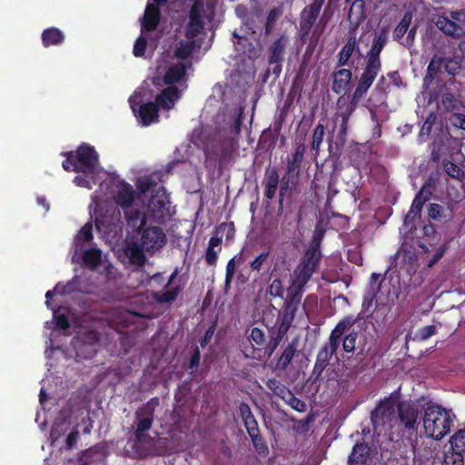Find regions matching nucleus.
Listing matches in <instances>:
<instances>
[{
	"instance_id": "1",
	"label": "nucleus",
	"mask_w": 465,
	"mask_h": 465,
	"mask_svg": "<svg viewBox=\"0 0 465 465\" xmlns=\"http://www.w3.org/2000/svg\"><path fill=\"white\" fill-rule=\"evenodd\" d=\"M291 293L292 297L284 302L282 312L272 304L262 312V322L268 329L269 341H266L264 331L258 327L252 328L248 336L252 342L262 347L268 357L273 354L290 330L303 292Z\"/></svg>"
},
{
	"instance_id": "2",
	"label": "nucleus",
	"mask_w": 465,
	"mask_h": 465,
	"mask_svg": "<svg viewBox=\"0 0 465 465\" xmlns=\"http://www.w3.org/2000/svg\"><path fill=\"white\" fill-rule=\"evenodd\" d=\"M390 311L388 295H385V292H367L362 302V311L358 316L355 319L349 317L340 321L331 331L330 336L341 340L347 329L353 326L356 322L370 316H374L375 318L381 316L384 319Z\"/></svg>"
},
{
	"instance_id": "3",
	"label": "nucleus",
	"mask_w": 465,
	"mask_h": 465,
	"mask_svg": "<svg viewBox=\"0 0 465 465\" xmlns=\"http://www.w3.org/2000/svg\"><path fill=\"white\" fill-rule=\"evenodd\" d=\"M453 418L451 410H447L439 404L428 403L422 417L426 435L437 440H441L450 432Z\"/></svg>"
},
{
	"instance_id": "4",
	"label": "nucleus",
	"mask_w": 465,
	"mask_h": 465,
	"mask_svg": "<svg viewBox=\"0 0 465 465\" xmlns=\"http://www.w3.org/2000/svg\"><path fill=\"white\" fill-rule=\"evenodd\" d=\"M65 157L62 166L66 172L94 174L99 162V155L94 147L83 143L75 151L63 152Z\"/></svg>"
},
{
	"instance_id": "5",
	"label": "nucleus",
	"mask_w": 465,
	"mask_h": 465,
	"mask_svg": "<svg viewBox=\"0 0 465 465\" xmlns=\"http://www.w3.org/2000/svg\"><path fill=\"white\" fill-rule=\"evenodd\" d=\"M305 152V144L300 143L296 145L294 153L287 157L285 173L280 184L279 204L281 208L282 207L283 199L288 190L291 187H295L299 183Z\"/></svg>"
},
{
	"instance_id": "6",
	"label": "nucleus",
	"mask_w": 465,
	"mask_h": 465,
	"mask_svg": "<svg viewBox=\"0 0 465 465\" xmlns=\"http://www.w3.org/2000/svg\"><path fill=\"white\" fill-rule=\"evenodd\" d=\"M158 405L159 399L153 397L135 411V417L138 420L137 427L134 431L135 442L143 443L149 439L146 432L152 428L154 411Z\"/></svg>"
},
{
	"instance_id": "7",
	"label": "nucleus",
	"mask_w": 465,
	"mask_h": 465,
	"mask_svg": "<svg viewBox=\"0 0 465 465\" xmlns=\"http://www.w3.org/2000/svg\"><path fill=\"white\" fill-rule=\"evenodd\" d=\"M397 401L392 395L381 399L376 407L371 412V422L373 430L377 431L391 422L397 411Z\"/></svg>"
},
{
	"instance_id": "8",
	"label": "nucleus",
	"mask_w": 465,
	"mask_h": 465,
	"mask_svg": "<svg viewBox=\"0 0 465 465\" xmlns=\"http://www.w3.org/2000/svg\"><path fill=\"white\" fill-rule=\"evenodd\" d=\"M371 84L362 83V79H359L356 88L351 98L341 95L337 100V114L340 118L350 119L353 112L356 110L359 101L367 94Z\"/></svg>"
},
{
	"instance_id": "9",
	"label": "nucleus",
	"mask_w": 465,
	"mask_h": 465,
	"mask_svg": "<svg viewBox=\"0 0 465 465\" xmlns=\"http://www.w3.org/2000/svg\"><path fill=\"white\" fill-rule=\"evenodd\" d=\"M384 45L372 41L371 46L366 54V64L360 78L362 83L373 84L381 70V54Z\"/></svg>"
},
{
	"instance_id": "10",
	"label": "nucleus",
	"mask_w": 465,
	"mask_h": 465,
	"mask_svg": "<svg viewBox=\"0 0 465 465\" xmlns=\"http://www.w3.org/2000/svg\"><path fill=\"white\" fill-rule=\"evenodd\" d=\"M320 262L317 259H308L303 255L298 266L291 274V285L287 291H302Z\"/></svg>"
},
{
	"instance_id": "11",
	"label": "nucleus",
	"mask_w": 465,
	"mask_h": 465,
	"mask_svg": "<svg viewBox=\"0 0 465 465\" xmlns=\"http://www.w3.org/2000/svg\"><path fill=\"white\" fill-rule=\"evenodd\" d=\"M129 104L137 122L142 126H149L159 122V107L155 102L138 103L134 97L129 98Z\"/></svg>"
},
{
	"instance_id": "12",
	"label": "nucleus",
	"mask_w": 465,
	"mask_h": 465,
	"mask_svg": "<svg viewBox=\"0 0 465 465\" xmlns=\"http://www.w3.org/2000/svg\"><path fill=\"white\" fill-rule=\"evenodd\" d=\"M140 242L149 253H154L162 249L167 242L163 230L159 226L145 227L139 233Z\"/></svg>"
},
{
	"instance_id": "13",
	"label": "nucleus",
	"mask_w": 465,
	"mask_h": 465,
	"mask_svg": "<svg viewBox=\"0 0 465 465\" xmlns=\"http://www.w3.org/2000/svg\"><path fill=\"white\" fill-rule=\"evenodd\" d=\"M397 412L400 423L408 430H416L418 418L420 413L419 406L412 401H400L397 403Z\"/></svg>"
},
{
	"instance_id": "14",
	"label": "nucleus",
	"mask_w": 465,
	"mask_h": 465,
	"mask_svg": "<svg viewBox=\"0 0 465 465\" xmlns=\"http://www.w3.org/2000/svg\"><path fill=\"white\" fill-rule=\"evenodd\" d=\"M371 291H401L400 275L386 271L384 274L373 272L370 279Z\"/></svg>"
},
{
	"instance_id": "15",
	"label": "nucleus",
	"mask_w": 465,
	"mask_h": 465,
	"mask_svg": "<svg viewBox=\"0 0 465 465\" xmlns=\"http://www.w3.org/2000/svg\"><path fill=\"white\" fill-rule=\"evenodd\" d=\"M325 0H313L301 12L300 32L302 37L308 36L315 24Z\"/></svg>"
},
{
	"instance_id": "16",
	"label": "nucleus",
	"mask_w": 465,
	"mask_h": 465,
	"mask_svg": "<svg viewBox=\"0 0 465 465\" xmlns=\"http://www.w3.org/2000/svg\"><path fill=\"white\" fill-rule=\"evenodd\" d=\"M112 315L114 317V322L119 331H121V328L124 329L135 324L137 318L153 319L155 317L152 312H137L122 307L112 308Z\"/></svg>"
},
{
	"instance_id": "17",
	"label": "nucleus",
	"mask_w": 465,
	"mask_h": 465,
	"mask_svg": "<svg viewBox=\"0 0 465 465\" xmlns=\"http://www.w3.org/2000/svg\"><path fill=\"white\" fill-rule=\"evenodd\" d=\"M360 45L356 34L353 30H350L346 43L337 54V67L349 65L352 55L355 53L360 54Z\"/></svg>"
},
{
	"instance_id": "18",
	"label": "nucleus",
	"mask_w": 465,
	"mask_h": 465,
	"mask_svg": "<svg viewBox=\"0 0 465 465\" xmlns=\"http://www.w3.org/2000/svg\"><path fill=\"white\" fill-rule=\"evenodd\" d=\"M167 198L165 190L163 186L159 187L158 191L153 194L148 203V211L154 219L164 218L168 213Z\"/></svg>"
},
{
	"instance_id": "19",
	"label": "nucleus",
	"mask_w": 465,
	"mask_h": 465,
	"mask_svg": "<svg viewBox=\"0 0 465 465\" xmlns=\"http://www.w3.org/2000/svg\"><path fill=\"white\" fill-rule=\"evenodd\" d=\"M430 200V196L424 195V188H421L415 195L408 213L404 217V226L411 230L414 227L416 218H420L424 203Z\"/></svg>"
},
{
	"instance_id": "20",
	"label": "nucleus",
	"mask_w": 465,
	"mask_h": 465,
	"mask_svg": "<svg viewBox=\"0 0 465 465\" xmlns=\"http://www.w3.org/2000/svg\"><path fill=\"white\" fill-rule=\"evenodd\" d=\"M236 143L232 138L223 139L218 145L214 153L218 157L219 169L227 167L233 161Z\"/></svg>"
},
{
	"instance_id": "21",
	"label": "nucleus",
	"mask_w": 465,
	"mask_h": 465,
	"mask_svg": "<svg viewBox=\"0 0 465 465\" xmlns=\"http://www.w3.org/2000/svg\"><path fill=\"white\" fill-rule=\"evenodd\" d=\"M351 78L352 72L351 69L339 67L338 70L332 73L331 90L337 94L344 95L350 87Z\"/></svg>"
},
{
	"instance_id": "22",
	"label": "nucleus",
	"mask_w": 465,
	"mask_h": 465,
	"mask_svg": "<svg viewBox=\"0 0 465 465\" xmlns=\"http://www.w3.org/2000/svg\"><path fill=\"white\" fill-rule=\"evenodd\" d=\"M105 457L104 448L100 445H94L82 451L80 463L81 465H104Z\"/></svg>"
},
{
	"instance_id": "23",
	"label": "nucleus",
	"mask_w": 465,
	"mask_h": 465,
	"mask_svg": "<svg viewBox=\"0 0 465 465\" xmlns=\"http://www.w3.org/2000/svg\"><path fill=\"white\" fill-rule=\"evenodd\" d=\"M180 98V90L175 85H170L165 89L162 90L159 94L155 97V103L158 104V107H162L164 110H170L173 108L176 101Z\"/></svg>"
},
{
	"instance_id": "24",
	"label": "nucleus",
	"mask_w": 465,
	"mask_h": 465,
	"mask_svg": "<svg viewBox=\"0 0 465 465\" xmlns=\"http://www.w3.org/2000/svg\"><path fill=\"white\" fill-rule=\"evenodd\" d=\"M345 142V139L340 138L338 136H335V140H329L328 142V161L331 162L332 173H336L341 164V156Z\"/></svg>"
},
{
	"instance_id": "25",
	"label": "nucleus",
	"mask_w": 465,
	"mask_h": 465,
	"mask_svg": "<svg viewBox=\"0 0 465 465\" xmlns=\"http://www.w3.org/2000/svg\"><path fill=\"white\" fill-rule=\"evenodd\" d=\"M161 5H156L153 3H148L144 15H143V20L142 23V27L147 31V32H153L156 29L157 25L160 23L161 19V12L160 7Z\"/></svg>"
},
{
	"instance_id": "26",
	"label": "nucleus",
	"mask_w": 465,
	"mask_h": 465,
	"mask_svg": "<svg viewBox=\"0 0 465 465\" xmlns=\"http://www.w3.org/2000/svg\"><path fill=\"white\" fill-rule=\"evenodd\" d=\"M371 458V448L366 442L356 443L348 458L350 465H367Z\"/></svg>"
},
{
	"instance_id": "27",
	"label": "nucleus",
	"mask_w": 465,
	"mask_h": 465,
	"mask_svg": "<svg viewBox=\"0 0 465 465\" xmlns=\"http://www.w3.org/2000/svg\"><path fill=\"white\" fill-rule=\"evenodd\" d=\"M134 197L135 192L132 185L122 182L114 196V201L121 208L126 209L132 206Z\"/></svg>"
},
{
	"instance_id": "28",
	"label": "nucleus",
	"mask_w": 465,
	"mask_h": 465,
	"mask_svg": "<svg viewBox=\"0 0 465 465\" xmlns=\"http://www.w3.org/2000/svg\"><path fill=\"white\" fill-rule=\"evenodd\" d=\"M239 415L243 421V425L247 430L248 435L254 434L260 431L258 422L252 412L248 403L241 402L239 407Z\"/></svg>"
},
{
	"instance_id": "29",
	"label": "nucleus",
	"mask_w": 465,
	"mask_h": 465,
	"mask_svg": "<svg viewBox=\"0 0 465 465\" xmlns=\"http://www.w3.org/2000/svg\"><path fill=\"white\" fill-rule=\"evenodd\" d=\"M93 239V223L92 222H88L78 231L74 238V253L73 260L78 255V252H82L83 244L89 243Z\"/></svg>"
},
{
	"instance_id": "30",
	"label": "nucleus",
	"mask_w": 465,
	"mask_h": 465,
	"mask_svg": "<svg viewBox=\"0 0 465 465\" xmlns=\"http://www.w3.org/2000/svg\"><path fill=\"white\" fill-rule=\"evenodd\" d=\"M263 184L264 197L267 200H272L275 197L279 185V173L276 168H268L266 170Z\"/></svg>"
},
{
	"instance_id": "31",
	"label": "nucleus",
	"mask_w": 465,
	"mask_h": 465,
	"mask_svg": "<svg viewBox=\"0 0 465 465\" xmlns=\"http://www.w3.org/2000/svg\"><path fill=\"white\" fill-rule=\"evenodd\" d=\"M287 43V37L285 35H281L272 44V45L269 47V64H274L275 62H283Z\"/></svg>"
},
{
	"instance_id": "32",
	"label": "nucleus",
	"mask_w": 465,
	"mask_h": 465,
	"mask_svg": "<svg viewBox=\"0 0 465 465\" xmlns=\"http://www.w3.org/2000/svg\"><path fill=\"white\" fill-rule=\"evenodd\" d=\"M144 252L146 251L141 242L139 243L133 241L127 242L125 253L131 263L143 265L146 260Z\"/></svg>"
},
{
	"instance_id": "33",
	"label": "nucleus",
	"mask_w": 465,
	"mask_h": 465,
	"mask_svg": "<svg viewBox=\"0 0 465 465\" xmlns=\"http://www.w3.org/2000/svg\"><path fill=\"white\" fill-rule=\"evenodd\" d=\"M81 254L83 264L90 269H96L102 262V251L99 248L92 247L87 250L82 248V252H78Z\"/></svg>"
},
{
	"instance_id": "34",
	"label": "nucleus",
	"mask_w": 465,
	"mask_h": 465,
	"mask_svg": "<svg viewBox=\"0 0 465 465\" xmlns=\"http://www.w3.org/2000/svg\"><path fill=\"white\" fill-rule=\"evenodd\" d=\"M64 33L57 27L45 28L41 35L42 44L45 47L51 45H60L64 42Z\"/></svg>"
},
{
	"instance_id": "35",
	"label": "nucleus",
	"mask_w": 465,
	"mask_h": 465,
	"mask_svg": "<svg viewBox=\"0 0 465 465\" xmlns=\"http://www.w3.org/2000/svg\"><path fill=\"white\" fill-rule=\"evenodd\" d=\"M204 22L202 15L189 13V21L185 27V37L188 40H194L203 30Z\"/></svg>"
},
{
	"instance_id": "36",
	"label": "nucleus",
	"mask_w": 465,
	"mask_h": 465,
	"mask_svg": "<svg viewBox=\"0 0 465 465\" xmlns=\"http://www.w3.org/2000/svg\"><path fill=\"white\" fill-rule=\"evenodd\" d=\"M186 76V66L183 63H177L171 65L163 75V82L166 84L173 85L183 80Z\"/></svg>"
},
{
	"instance_id": "37",
	"label": "nucleus",
	"mask_w": 465,
	"mask_h": 465,
	"mask_svg": "<svg viewBox=\"0 0 465 465\" xmlns=\"http://www.w3.org/2000/svg\"><path fill=\"white\" fill-rule=\"evenodd\" d=\"M324 231H315L311 242L309 244L308 249L305 251L304 254L308 259H314L319 262L322 261V252H321V244L323 239Z\"/></svg>"
},
{
	"instance_id": "38",
	"label": "nucleus",
	"mask_w": 465,
	"mask_h": 465,
	"mask_svg": "<svg viewBox=\"0 0 465 465\" xmlns=\"http://www.w3.org/2000/svg\"><path fill=\"white\" fill-rule=\"evenodd\" d=\"M65 292H45V303L47 307H49L51 310L54 311V318L55 322V328L58 330H67L70 327L69 320L67 316L64 313L57 314L55 305L52 304V300L54 297H55L57 294H64Z\"/></svg>"
},
{
	"instance_id": "39",
	"label": "nucleus",
	"mask_w": 465,
	"mask_h": 465,
	"mask_svg": "<svg viewBox=\"0 0 465 465\" xmlns=\"http://www.w3.org/2000/svg\"><path fill=\"white\" fill-rule=\"evenodd\" d=\"M223 237L218 235H212L209 240L208 247L205 252V262L209 266H214L217 262L218 252H221Z\"/></svg>"
},
{
	"instance_id": "40",
	"label": "nucleus",
	"mask_w": 465,
	"mask_h": 465,
	"mask_svg": "<svg viewBox=\"0 0 465 465\" xmlns=\"http://www.w3.org/2000/svg\"><path fill=\"white\" fill-rule=\"evenodd\" d=\"M444 68V53H436L432 55L426 71L424 80L432 82L438 74Z\"/></svg>"
},
{
	"instance_id": "41",
	"label": "nucleus",
	"mask_w": 465,
	"mask_h": 465,
	"mask_svg": "<svg viewBox=\"0 0 465 465\" xmlns=\"http://www.w3.org/2000/svg\"><path fill=\"white\" fill-rule=\"evenodd\" d=\"M124 217L127 225L132 229H136L138 234L145 228L146 217L138 210L126 212Z\"/></svg>"
},
{
	"instance_id": "42",
	"label": "nucleus",
	"mask_w": 465,
	"mask_h": 465,
	"mask_svg": "<svg viewBox=\"0 0 465 465\" xmlns=\"http://www.w3.org/2000/svg\"><path fill=\"white\" fill-rule=\"evenodd\" d=\"M298 341L293 340L283 349V351L280 355L277 361V366L281 370H285L292 362L295 352L297 351Z\"/></svg>"
},
{
	"instance_id": "43",
	"label": "nucleus",
	"mask_w": 465,
	"mask_h": 465,
	"mask_svg": "<svg viewBox=\"0 0 465 465\" xmlns=\"http://www.w3.org/2000/svg\"><path fill=\"white\" fill-rule=\"evenodd\" d=\"M411 21H412V14H411V12L407 11L404 13L401 21L394 28L392 37L399 44H401V42L404 38V35H406L407 31L409 30V27L411 26Z\"/></svg>"
},
{
	"instance_id": "44",
	"label": "nucleus",
	"mask_w": 465,
	"mask_h": 465,
	"mask_svg": "<svg viewBox=\"0 0 465 465\" xmlns=\"http://www.w3.org/2000/svg\"><path fill=\"white\" fill-rule=\"evenodd\" d=\"M463 63V57L460 54H453L452 56H446L444 54V70L451 76L460 74Z\"/></svg>"
},
{
	"instance_id": "45",
	"label": "nucleus",
	"mask_w": 465,
	"mask_h": 465,
	"mask_svg": "<svg viewBox=\"0 0 465 465\" xmlns=\"http://www.w3.org/2000/svg\"><path fill=\"white\" fill-rule=\"evenodd\" d=\"M450 444L453 453L463 458L465 454V429L456 431L450 437Z\"/></svg>"
},
{
	"instance_id": "46",
	"label": "nucleus",
	"mask_w": 465,
	"mask_h": 465,
	"mask_svg": "<svg viewBox=\"0 0 465 465\" xmlns=\"http://www.w3.org/2000/svg\"><path fill=\"white\" fill-rule=\"evenodd\" d=\"M435 24L436 26L446 35L451 36L460 35V31L461 28L458 25L457 23L446 16H439Z\"/></svg>"
},
{
	"instance_id": "47",
	"label": "nucleus",
	"mask_w": 465,
	"mask_h": 465,
	"mask_svg": "<svg viewBox=\"0 0 465 465\" xmlns=\"http://www.w3.org/2000/svg\"><path fill=\"white\" fill-rule=\"evenodd\" d=\"M350 20H354L356 25L362 22L365 18V2L363 0H354L348 14Z\"/></svg>"
},
{
	"instance_id": "48",
	"label": "nucleus",
	"mask_w": 465,
	"mask_h": 465,
	"mask_svg": "<svg viewBox=\"0 0 465 465\" xmlns=\"http://www.w3.org/2000/svg\"><path fill=\"white\" fill-rule=\"evenodd\" d=\"M266 386L269 390H271L274 395L281 398L283 401L290 396L292 392L289 388H287L284 384H282L279 380L275 378L268 379L266 381Z\"/></svg>"
},
{
	"instance_id": "49",
	"label": "nucleus",
	"mask_w": 465,
	"mask_h": 465,
	"mask_svg": "<svg viewBox=\"0 0 465 465\" xmlns=\"http://www.w3.org/2000/svg\"><path fill=\"white\" fill-rule=\"evenodd\" d=\"M186 282V279L183 275H179L178 268L176 267L171 275L168 277L164 288L162 291H182Z\"/></svg>"
},
{
	"instance_id": "50",
	"label": "nucleus",
	"mask_w": 465,
	"mask_h": 465,
	"mask_svg": "<svg viewBox=\"0 0 465 465\" xmlns=\"http://www.w3.org/2000/svg\"><path fill=\"white\" fill-rule=\"evenodd\" d=\"M255 451L261 457H267L270 453L269 447L261 434V431L249 435Z\"/></svg>"
},
{
	"instance_id": "51",
	"label": "nucleus",
	"mask_w": 465,
	"mask_h": 465,
	"mask_svg": "<svg viewBox=\"0 0 465 465\" xmlns=\"http://www.w3.org/2000/svg\"><path fill=\"white\" fill-rule=\"evenodd\" d=\"M193 48V40L181 41L174 50V56L178 59H186L192 54Z\"/></svg>"
},
{
	"instance_id": "52",
	"label": "nucleus",
	"mask_w": 465,
	"mask_h": 465,
	"mask_svg": "<svg viewBox=\"0 0 465 465\" xmlns=\"http://www.w3.org/2000/svg\"><path fill=\"white\" fill-rule=\"evenodd\" d=\"M444 172L451 178L461 181L465 177V171L462 170L457 163L450 161L443 162Z\"/></svg>"
},
{
	"instance_id": "53",
	"label": "nucleus",
	"mask_w": 465,
	"mask_h": 465,
	"mask_svg": "<svg viewBox=\"0 0 465 465\" xmlns=\"http://www.w3.org/2000/svg\"><path fill=\"white\" fill-rule=\"evenodd\" d=\"M324 130H325L324 125L321 123H319L313 130L311 147H312V150L314 151L316 153H319L320 146L323 141V137H324V134H325Z\"/></svg>"
},
{
	"instance_id": "54",
	"label": "nucleus",
	"mask_w": 465,
	"mask_h": 465,
	"mask_svg": "<svg viewBox=\"0 0 465 465\" xmlns=\"http://www.w3.org/2000/svg\"><path fill=\"white\" fill-rule=\"evenodd\" d=\"M282 10L279 7H273L270 10L265 24V35H270L274 28L277 19L282 15Z\"/></svg>"
},
{
	"instance_id": "55",
	"label": "nucleus",
	"mask_w": 465,
	"mask_h": 465,
	"mask_svg": "<svg viewBox=\"0 0 465 465\" xmlns=\"http://www.w3.org/2000/svg\"><path fill=\"white\" fill-rule=\"evenodd\" d=\"M162 173L160 172H154L149 176L145 177L140 184V189L143 193H146L152 190L157 185V181H161Z\"/></svg>"
},
{
	"instance_id": "56",
	"label": "nucleus",
	"mask_w": 465,
	"mask_h": 465,
	"mask_svg": "<svg viewBox=\"0 0 465 465\" xmlns=\"http://www.w3.org/2000/svg\"><path fill=\"white\" fill-rule=\"evenodd\" d=\"M284 402L298 412H305L307 410L305 401L298 399L292 392Z\"/></svg>"
},
{
	"instance_id": "57",
	"label": "nucleus",
	"mask_w": 465,
	"mask_h": 465,
	"mask_svg": "<svg viewBox=\"0 0 465 465\" xmlns=\"http://www.w3.org/2000/svg\"><path fill=\"white\" fill-rule=\"evenodd\" d=\"M226 232V239L227 240L232 238L234 235V232H235L234 223L232 222L222 223L215 228L213 234L220 236L219 234L222 232Z\"/></svg>"
},
{
	"instance_id": "58",
	"label": "nucleus",
	"mask_w": 465,
	"mask_h": 465,
	"mask_svg": "<svg viewBox=\"0 0 465 465\" xmlns=\"http://www.w3.org/2000/svg\"><path fill=\"white\" fill-rule=\"evenodd\" d=\"M436 333V327L434 325H427L417 331L413 340L426 341Z\"/></svg>"
},
{
	"instance_id": "59",
	"label": "nucleus",
	"mask_w": 465,
	"mask_h": 465,
	"mask_svg": "<svg viewBox=\"0 0 465 465\" xmlns=\"http://www.w3.org/2000/svg\"><path fill=\"white\" fill-rule=\"evenodd\" d=\"M147 47V40L143 36H139L134 45L133 54L135 57H142L144 55Z\"/></svg>"
},
{
	"instance_id": "60",
	"label": "nucleus",
	"mask_w": 465,
	"mask_h": 465,
	"mask_svg": "<svg viewBox=\"0 0 465 465\" xmlns=\"http://www.w3.org/2000/svg\"><path fill=\"white\" fill-rule=\"evenodd\" d=\"M356 339H357V333L356 332H351L343 338L342 341V348L343 351L346 352H352L355 350L356 346Z\"/></svg>"
},
{
	"instance_id": "61",
	"label": "nucleus",
	"mask_w": 465,
	"mask_h": 465,
	"mask_svg": "<svg viewBox=\"0 0 465 465\" xmlns=\"http://www.w3.org/2000/svg\"><path fill=\"white\" fill-rule=\"evenodd\" d=\"M416 33H417V25L410 26L409 30L406 33L407 36L402 39V41L401 42V45L408 49H411L414 45Z\"/></svg>"
},
{
	"instance_id": "62",
	"label": "nucleus",
	"mask_w": 465,
	"mask_h": 465,
	"mask_svg": "<svg viewBox=\"0 0 465 465\" xmlns=\"http://www.w3.org/2000/svg\"><path fill=\"white\" fill-rule=\"evenodd\" d=\"M242 120H243V109L240 108L238 110V113L236 114V116L233 119V122L232 124L231 129L232 133L234 134H240L242 125Z\"/></svg>"
},
{
	"instance_id": "63",
	"label": "nucleus",
	"mask_w": 465,
	"mask_h": 465,
	"mask_svg": "<svg viewBox=\"0 0 465 465\" xmlns=\"http://www.w3.org/2000/svg\"><path fill=\"white\" fill-rule=\"evenodd\" d=\"M443 207L439 203H430L428 209V215L432 220H440L442 217Z\"/></svg>"
},
{
	"instance_id": "64",
	"label": "nucleus",
	"mask_w": 465,
	"mask_h": 465,
	"mask_svg": "<svg viewBox=\"0 0 465 465\" xmlns=\"http://www.w3.org/2000/svg\"><path fill=\"white\" fill-rule=\"evenodd\" d=\"M269 256L268 252H264L260 253L251 263L250 268L252 271L259 272L262 269L263 262L267 260Z\"/></svg>"
}]
</instances>
